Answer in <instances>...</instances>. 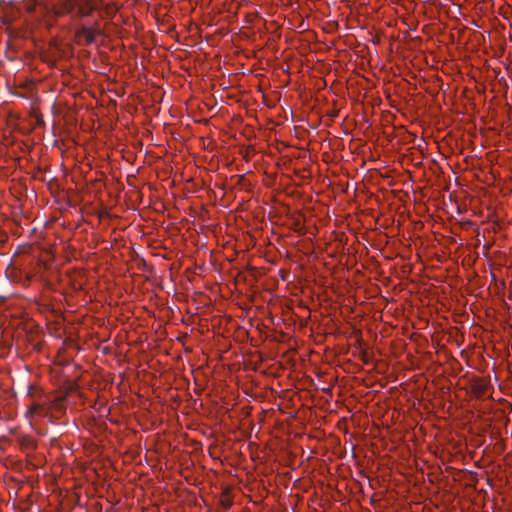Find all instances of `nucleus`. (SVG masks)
<instances>
[{"mask_svg": "<svg viewBox=\"0 0 512 512\" xmlns=\"http://www.w3.org/2000/svg\"><path fill=\"white\" fill-rule=\"evenodd\" d=\"M40 408H41V406L39 404H37V403L32 404L27 410V415L33 416Z\"/></svg>", "mask_w": 512, "mask_h": 512, "instance_id": "39448f33", "label": "nucleus"}, {"mask_svg": "<svg viewBox=\"0 0 512 512\" xmlns=\"http://www.w3.org/2000/svg\"><path fill=\"white\" fill-rule=\"evenodd\" d=\"M220 503L226 509H229L233 505L231 493L228 489L222 492L220 496Z\"/></svg>", "mask_w": 512, "mask_h": 512, "instance_id": "20e7f679", "label": "nucleus"}, {"mask_svg": "<svg viewBox=\"0 0 512 512\" xmlns=\"http://www.w3.org/2000/svg\"><path fill=\"white\" fill-rule=\"evenodd\" d=\"M26 445H27L28 447H30L31 449H35V447H36V446H35V443H34V442H33V440H31V439H28V440L26 441Z\"/></svg>", "mask_w": 512, "mask_h": 512, "instance_id": "423d86ee", "label": "nucleus"}, {"mask_svg": "<svg viewBox=\"0 0 512 512\" xmlns=\"http://www.w3.org/2000/svg\"><path fill=\"white\" fill-rule=\"evenodd\" d=\"M102 0H61L55 9V14L64 16L71 14L73 17L84 18L100 8Z\"/></svg>", "mask_w": 512, "mask_h": 512, "instance_id": "f257e3e1", "label": "nucleus"}, {"mask_svg": "<svg viewBox=\"0 0 512 512\" xmlns=\"http://www.w3.org/2000/svg\"><path fill=\"white\" fill-rule=\"evenodd\" d=\"M488 385L484 381H477L472 385V392L475 396L480 397L487 392Z\"/></svg>", "mask_w": 512, "mask_h": 512, "instance_id": "7ed1b4c3", "label": "nucleus"}, {"mask_svg": "<svg viewBox=\"0 0 512 512\" xmlns=\"http://www.w3.org/2000/svg\"><path fill=\"white\" fill-rule=\"evenodd\" d=\"M98 34L99 31L95 28L82 27L76 31L75 38L78 43L89 45L95 41Z\"/></svg>", "mask_w": 512, "mask_h": 512, "instance_id": "f03ea898", "label": "nucleus"}]
</instances>
